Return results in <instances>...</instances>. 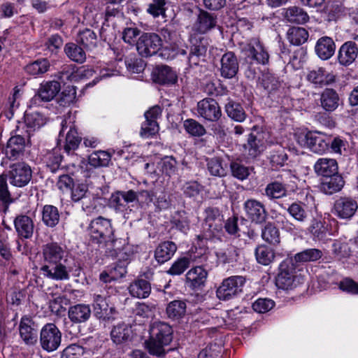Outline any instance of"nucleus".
<instances>
[{
	"instance_id": "412c9836",
	"label": "nucleus",
	"mask_w": 358,
	"mask_h": 358,
	"mask_svg": "<svg viewBox=\"0 0 358 358\" xmlns=\"http://www.w3.org/2000/svg\"><path fill=\"white\" fill-rule=\"evenodd\" d=\"M307 80L316 87H322L334 82V76L322 67H317L307 74Z\"/></svg>"
},
{
	"instance_id": "2eb2a0df",
	"label": "nucleus",
	"mask_w": 358,
	"mask_h": 358,
	"mask_svg": "<svg viewBox=\"0 0 358 358\" xmlns=\"http://www.w3.org/2000/svg\"><path fill=\"white\" fill-rule=\"evenodd\" d=\"M358 208L357 201L351 198L341 197L334 203V213L341 219L351 218Z\"/></svg>"
},
{
	"instance_id": "dca6fc26",
	"label": "nucleus",
	"mask_w": 358,
	"mask_h": 358,
	"mask_svg": "<svg viewBox=\"0 0 358 358\" xmlns=\"http://www.w3.org/2000/svg\"><path fill=\"white\" fill-rule=\"evenodd\" d=\"M358 57V47L355 42L348 41L339 48L338 60L340 64L348 66L355 62Z\"/></svg>"
},
{
	"instance_id": "1a4fd4ad",
	"label": "nucleus",
	"mask_w": 358,
	"mask_h": 358,
	"mask_svg": "<svg viewBox=\"0 0 358 358\" xmlns=\"http://www.w3.org/2000/svg\"><path fill=\"white\" fill-rule=\"evenodd\" d=\"M8 177L12 185L22 187L31 180L32 171L28 164L24 162H17L10 166Z\"/></svg>"
},
{
	"instance_id": "4c0bfd02",
	"label": "nucleus",
	"mask_w": 358,
	"mask_h": 358,
	"mask_svg": "<svg viewBox=\"0 0 358 358\" xmlns=\"http://www.w3.org/2000/svg\"><path fill=\"white\" fill-rule=\"evenodd\" d=\"M287 36L292 44L299 45L308 40V33L304 28L293 27L288 29Z\"/></svg>"
},
{
	"instance_id": "f704fd0d",
	"label": "nucleus",
	"mask_w": 358,
	"mask_h": 358,
	"mask_svg": "<svg viewBox=\"0 0 358 358\" xmlns=\"http://www.w3.org/2000/svg\"><path fill=\"white\" fill-rule=\"evenodd\" d=\"M131 327L125 323L115 326L110 333L112 340L117 344L127 341L131 338Z\"/></svg>"
},
{
	"instance_id": "a19ab883",
	"label": "nucleus",
	"mask_w": 358,
	"mask_h": 358,
	"mask_svg": "<svg viewBox=\"0 0 358 358\" xmlns=\"http://www.w3.org/2000/svg\"><path fill=\"white\" fill-rule=\"evenodd\" d=\"M64 52L66 56L75 62L82 64L86 59L85 51L76 43H66L64 47Z\"/></svg>"
},
{
	"instance_id": "69168bd1",
	"label": "nucleus",
	"mask_w": 358,
	"mask_h": 358,
	"mask_svg": "<svg viewBox=\"0 0 358 358\" xmlns=\"http://www.w3.org/2000/svg\"><path fill=\"white\" fill-rule=\"evenodd\" d=\"M189 264L190 259L188 257L179 258L174 262L167 272L172 275H180L189 266Z\"/></svg>"
},
{
	"instance_id": "9d476101",
	"label": "nucleus",
	"mask_w": 358,
	"mask_h": 358,
	"mask_svg": "<svg viewBox=\"0 0 358 358\" xmlns=\"http://www.w3.org/2000/svg\"><path fill=\"white\" fill-rule=\"evenodd\" d=\"M62 334L52 323L46 324L41 331L40 341L43 349L52 352L58 348L61 343Z\"/></svg>"
},
{
	"instance_id": "6e6d98bb",
	"label": "nucleus",
	"mask_w": 358,
	"mask_h": 358,
	"mask_svg": "<svg viewBox=\"0 0 358 358\" xmlns=\"http://www.w3.org/2000/svg\"><path fill=\"white\" fill-rule=\"evenodd\" d=\"M77 41L87 48H93L96 47L97 43L96 34L89 29H86L80 31Z\"/></svg>"
},
{
	"instance_id": "a18cd8bd",
	"label": "nucleus",
	"mask_w": 358,
	"mask_h": 358,
	"mask_svg": "<svg viewBox=\"0 0 358 358\" xmlns=\"http://www.w3.org/2000/svg\"><path fill=\"white\" fill-rule=\"evenodd\" d=\"M111 159L109 152L99 150L92 153L88 158L89 164L94 167L107 166Z\"/></svg>"
},
{
	"instance_id": "864d4df0",
	"label": "nucleus",
	"mask_w": 358,
	"mask_h": 358,
	"mask_svg": "<svg viewBox=\"0 0 358 358\" xmlns=\"http://www.w3.org/2000/svg\"><path fill=\"white\" fill-rule=\"evenodd\" d=\"M43 161L52 172H55L59 166L62 156L58 148L47 152L43 157Z\"/></svg>"
},
{
	"instance_id": "f03ea898",
	"label": "nucleus",
	"mask_w": 358,
	"mask_h": 358,
	"mask_svg": "<svg viewBox=\"0 0 358 358\" xmlns=\"http://www.w3.org/2000/svg\"><path fill=\"white\" fill-rule=\"evenodd\" d=\"M89 236L91 240L97 244L104 242H114V229L112 227L111 220L99 216L92 220L87 228Z\"/></svg>"
},
{
	"instance_id": "cd10ccee",
	"label": "nucleus",
	"mask_w": 358,
	"mask_h": 358,
	"mask_svg": "<svg viewBox=\"0 0 358 358\" xmlns=\"http://www.w3.org/2000/svg\"><path fill=\"white\" fill-rule=\"evenodd\" d=\"M344 180L338 174L325 177L320 183V189L326 194H333L342 189Z\"/></svg>"
},
{
	"instance_id": "052dcab7",
	"label": "nucleus",
	"mask_w": 358,
	"mask_h": 358,
	"mask_svg": "<svg viewBox=\"0 0 358 358\" xmlns=\"http://www.w3.org/2000/svg\"><path fill=\"white\" fill-rule=\"evenodd\" d=\"M308 230L314 240H322L327 235V229L320 220H313Z\"/></svg>"
},
{
	"instance_id": "aec40b11",
	"label": "nucleus",
	"mask_w": 358,
	"mask_h": 358,
	"mask_svg": "<svg viewBox=\"0 0 358 358\" xmlns=\"http://www.w3.org/2000/svg\"><path fill=\"white\" fill-rule=\"evenodd\" d=\"M191 48L188 61L189 64H197V58L204 56L207 52L208 43V40L204 37L197 38L196 36L190 38Z\"/></svg>"
},
{
	"instance_id": "bb28decb",
	"label": "nucleus",
	"mask_w": 358,
	"mask_h": 358,
	"mask_svg": "<svg viewBox=\"0 0 358 358\" xmlns=\"http://www.w3.org/2000/svg\"><path fill=\"white\" fill-rule=\"evenodd\" d=\"M14 225L17 234L24 238H29L34 232V222L27 215H20L14 220Z\"/></svg>"
},
{
	"instance_id": "6ab92c4d",
	"label": "nucleus",
	"mask_w": 358,
	"mask_h": 358,
	"mask_svg": "<svg viewBox=\"0 0 358 358\" xmlns=\"http://www.w3.org/2000/svg\"><path fill=\"white\" fill-rule=\"evenodd\" d=\"M173 330L171 327L166 322L156 321L154 322L150 329V335L151 338L155 340H162L164 344H169L172 341Z\"/></svg>"
},
{
	"instance_id": "ea45409f",
	"label": "nucleus",
	"mask_w": 358,
	"mask_h": 358,
	"mask_svg": "<svg viewBox=\"0 0 358 358\" xmlns=\"http://www.w3.org/2000/svg\"><path fill=\"white\" fill-rule=\"evenodd\" d=\"M322 257V252L316 248H311L299 252L292 257L293 264L294 263H303L307 262H313L320 259Z\"/></svg>"
},
{
	"instance_id": "39448f33",
	"label": "nucleus",
	"mask_w": 358,
	"mask_h": 358,
	"mask_svg": "<svg viewBox=\"0 0 358 358\" xmlns=\"http://www.w3.org/2000/svg\"><path fill=\"white\" fill-rule=\"evenodd\" d=\"M297 143L303 148H308L315 153L321 154L329 147L325 136L321 133L315 131L299 132L295 134Z\"/></svg>"
},
{
	"instance_id": "ddd939ff",
	"label": "nucleus",
	"mask_w": 358,
	"mask_h": 358,
	"mask_svg": "<svg viewBox=\"0 0 358 358\" xmlns=\"http://www.w3.org/2000/svg\"><path fill=\"white\" fill-rule=\"evenodd\" d=\"M197 112L203 118L208 121H217L222 115L217 101L213 99H203L197 103Z\"/></svg>"
},
{
	"instance_id": "393cba45",
	"label": "nucleus",
	"mask_w": 358,
	"mask_h": 358,
	"mask_svg": "<svg viewBox=\"0 0 358 358\" xmlns=\"http://www.w3.org/2000/svg\"><path fill=\"white\" fill-rule=\"evenodd\" d=\"M153 77L155 82L162 85H173L178 80L176 72L168 66L157 67Z\"/></svg>"
},
{
	"instance_id": "a878e982",
	"label": "nucleus",
	"mask_w": 358,
	"mask_h": 358,
	"mask_svg": "<svg viewBox=\"0 0 358 358\" xmlns=\"http://www.w3.org/2000/svg\"><path fill=\"white\" fill-rule=\"evenodd\" d=\"M245 151L251 158L257 157L264 149V141L262 134H250L248 143L244 145Z\"/></svg>"
},
{
	"instance_id": "7c9ffc66",
	"label": "nucleus",
	"mask_w": 358,
	"mask_h": 358,
	"mask_svg": "<svg viewBox=\"0 0 358 358\" xmlns=\"http://www.w3.org/2000/svg\"><path fill=\"white\" fill-rule=\"evenodd\" d=\"M68 315L73 323L85 322L91 316V309L89 305L77 304L69 308Z\"/></svg>"
},
{
	"instance_id": "4468645a",
	"label": "nucleus",
	"mask_w": 358,
	"mask_h": 358,
	"mask_svg": "<svg viewBox=\"0 0 358 358\" xmlns=\"http://www.w3.org/2000/svg\"><path fill=\"white\" fill-rule=\"evenodd\" d=\"M203 229L209 232L210 236L219 231L222 227V215L217 208L209 207L204 211Z\"/></svg>"
},
{
	"instance_id": "37998d69",
	"label": "nucleus",
	"mask_w": 358,
	"mask_h": 358,
	"mask_svg": "<svg viewBox=\"0 0 358 358\" xmlns=\"http://www.w3.org/2000/svg\"><path fill=\"white\" fill-rule=\"evenodd\" d=\"M186 303L183 301L175 300L170 302L166 307V314L169 318L182 317L186 313Z\"/></svg>"
},
{
	"instance_id": "79ce46f5",
	"label": "nucleus",
	"mask_w": 358,
	"mask_h": 358,
	"mask_svg": "<svg viewBox=\"0 0 358 358\" xmlns=\"http://www.w3.org/2000/svg\"><path fill=\"white\" fill-rule=\"evenodd\" d=\"M50 68V62L46 59H37L24 67L25 71L33 76H38L47 72Z\"/></svg>"
},
{
	"instance_id": "3c124183",
	"label": "nucleus",
	"mask_w": 358,
	"mask_h": 358,
	"mask_svg": "<svg viewBox=\"0 0 358 358\" xmlns=\"http://www.w3.org/2000/svg\"><path fill=\"white\" fill-rule=\"evenodd\" d=\"M225 110L228 116L235 121L243 122L245 120V113L239 103L229 101L226 105Z\"/></svg>"
},
{
	"instance_id": "0eeeda50",
	"label": "nucleus",
	"mask_w": 358,
	"mask_h": 358,
	"mask_svg": "<svg viewBox=\"0 0 358 358\" xmlns=\"http://www.w3.org/2000/svg\"><path fill=\"white\" fill-rule=\"evenodd\" d=\"M245 280L243 276L235 275L224 279L217 288L216 294L219 299L230 300L242 292Z\"/></svg>"
},
{
	"instance_id": "c9c22d12",
	"label": "nucleus",
	"mask_w": 358,
	"mask_h": 358,
	"mask_svg": "<svg viewBox=\"0 0 358 358\" xmlns=\"http://www.w3.org/2000/svg\"><path fill=\"white\" fill-rule=\"evenodd\" d=\"M59 213L56 206L45 205L42 210V221L48 227H55L59 221Z\"/></svg>"
},
{
	"instance_id": "680f3d73",
	"label": "nucleus",
	"mask_w": 358,
	"mask_h": 358,
	"mask_svg": "<svg viewBox=\"0 0 358 358\" xmlns=\"http://www.w3.org/2000/svg\"><path fill=\"white\" fill-rule=\"evenodd\" d=\"M261 85L268 92H271L280 87V83L273 74L266 72L262 74Z\"/></svg>"
},
{
	"instance_id": "f8f14e48",
	"label": "nucleus",
	"mask_w": 358,
	"mask_h": 358,
	"mask_svg": "<svg viewBox=\"0 0 358 358\" xmlns=\"http://www.w3.org/2000/svg\"><path fill=\"white\" fill-rule=\"evenodd\" d=\"M244 210L248 219L256 224H262L267 218V211L260 201L250 199L244 203Z\"/></svg>"
},
{
	"instance_id": "de8ad7c7",
	"label": "nucleus",
	"mask_w": 358,
	"mask_h": 358,
	"mask_svg": "<svg viewBox=\"0 0 358 358\" xmlns=\"http://www.w3.org/2000/svg\"><path fill=\"white\" fill-rule=\"evenodd\" d=\"M268 159L272 167L277 169L285 164L287 159V155L284 148L276 146L271 152Z\"/></svg>"
},
{
	"instance_id": "603ef678",
	"label": "nucleus",
	"mask_w": 358,
	"mask_h": 358,
	"mask_svg": "<svg viewBox=\"0 0 358 358\" xmlns=\"http://www.w3.org/2000/svg\"><path fill=\"white\" fill-rule=\"evenodd\" d=\"M285 185L279 182H273L268 184L265 189V194L271 199H279L286 195Z\"/></svg>"
},
{
	"instance_id": "c756f323",
	"label": "nucleus",
	"mask_w": 358,
	"mask_h": 358,
	"mask_svg": "<svg viewBox=\"0 0 358 358\" xmlns=\"http://www.w3.org/2000/svg\"><path fill=\"white\" fill-rule=\"evenodd\" d=\"M177 250L176 245L172 241L160 243L155 250V258L159 264H164L171 259Z\"/></svg>"
},
{
	"instance_id": "5701e85b",
	"label": "nucleus",
	"mask_w": 358,
	"mask_h": 358,
	"mask_svg": "<svg viewBox=\"0 0 358 358\" xmlns=\"http://www.w3.org/2000/svg\"><path fill=\"white\" fill-rule=\"evenodd\" d=\"M217 25V16L202 10L194 25V30L199 34H206Z\"/></svg>"
},
{
	"instance_id": "774afa93",
	"label": "nucleus",
	"mask_w": 358,
	"mask_h": 358,
	"mask_svg": "<svg viewBox=\"0 0 358 358\" xmlns=\"http://www.w3.org/2000/svg\"><path fill=\"white\" fill-rule=\"evenodd\" d=\"M275 306V302L269 299H258L252 303L253 310L259 313H264L271 310Z\"/></svg>"
},
{
	"instance_id": "0e129e2a",
	"label": "nucleus",
	"mask_w": 358,
	"mask_h": 358,
	"mask_svg": "<svg viewBox=\"0 0 358 358\" xmlns=\"http://www.w3.org/2000/svg\"><path fill=\"white\" fill-rule=\"evenodd\" d=\"M25 122L29 127L36 130L46 123V118L41 113L35 112L25 116Z\"/></svg>"
},
{
	"instance_id": "c85d7f7f",
	"label": "nucleus",
	"mask_w": 358,
	"mask_h": 358,
	"mask_svg": "<svg viewBox=\"0 0 358 358\" xmlns=\"http://www.w3.org/2000/svg\"><path fill=\"white\" fill-rule=\"evenodd\" d=\"M314 169L317 175L325 178L337 174L338 164L334 159L321 158L315 164Z\"/></svg>"
},
{
	"instance_id": "e2e57ef3",
	"label": "nucleus",
	"mask_w": 358,
	"mask_h": 358,
	"mask_svg": "<svg viewBox=\"0 0 358 358\" xmlns=\"http://www.w3.org/2000/svg\"><path fill=\"white\" fill-rule=\"evenodd\" d=\"M67 304L68 299L65 296H59L50 301L49 308L52 313L59 315L65 312V306Z\"/></svg>"
},
{
	"instance_id": "f257e3e1",
	"label": "nucleus",
	"mask_w": 358,
	"mask_h": 358,
	"mask_svg": "<svg viewBox=\"0 0 358 358\" xmlns=\"http://www.w3.org/2000/svg\"><path fill=\"white\" fill-rule=\"evenodd\" d=\"M42 255L47 264L41 268L44 276L55 280L69 279V272L62 263L66 261L67 252L59 243L51 242L43 245Z\"/></svg>"
},
{
	"instance_id": "7ed1b4c3",
	"label": "nucleus",
	"mask_w": 358,
	"mask_h": 358,
	"mask_svg": "<svg viewBox=\"0 0 358 358\" xmlns=\"http://www.w3.org/2000/svg\"><path fill=\"white\" fill-rule=\"evenodd\" d=\"M303 278L296 275L292 258L285 259L279 266V273L275 279V285L279 289H292L303 283Z\"/></svg>"
},
{
	"instance_id": "b1692460",
	"label": "nucleus",
	"mask_w": 358,
	"mask_h": 358,
	"mask_svg": "<svg viewBox=\"0 0 358 358\" xmlns=\"http://www.w3.org/2000/svg\"><path fill=\"white\" fill-rule=\"evenodd\" d=\"M321 107L327 112H333L340 104V97L336 90L331 88L325 89L320 94Z\"/></svg>"
},
{
	"instance_id": "9b49d317",
	"label": "nucleus",
	"mask_w": 358,
	"mask_h": 358,
	"mask_svg": "<svg viewBox=\"0 0 358 358\" xmlns=\"http://www.w3.org/2000/svg\"><path fill=\"white\" fill-rule=\"evenodd\" d=\"M61 90V84L57 80L43 81L40 84L37 92L31 102L33 105H38L41 101L48 102L52 100Z\"/></svg>"
},
{
	"instance_id": "423d86ee",
	"label": "nucleus",
	"mask_w": 358,
	"mask_h": 358,
	"mask_svg": "<svg viewBox=\"0 0 358 358\" xmlns=\"http://www.w3.org/2000/svg\"><path fill=\"white\" fill-rule=\"evenodd\" d=\"M136 50L143 57L155 55L162 46V39L157 34L152 32L143 33L137 40Z\"/></svg>"
},
{
	"instance_id": "72a5a7b5",
	"label": "nucleus",
	"mask_w": 358,
	"mask_h": 358,
	"mask_svg": "<svg viewBox=\"0 0 358 358\" xmlns=\"http://www.w3.org/2000/svg\"><path fill=\"white\" fill-rule=\"evenodd\" d=\"M129 294L138 299L148 297L151 292L150 282L144 279H138L131 282L129 287Z\"/></svg>"
},
{
	"instance_id": "58836bf2",
	"label": "nucleus",
	"mask_w": 358,
	"mask_h": 358,
	"mask_svg": "<svg viewBox=\"0 0 358 358\" xmlns=\"http://www.w3.org/2000/svg\"><path fill=\"white\" fill-rule=\"evenodd\" d=\"M285 17L292 23L303 24L308 20V15L301 8L292 6L285 13Z\"/></svg>"
},
{
	"instance_id": "4d7b16f0",
	"label": "nucleus",
	"mask_w": 358,
	"mask_h": 358,
	"mask_svg": "<svg viewBox=\"0 0 358 358\" xmlns=\"http://www.w3.org/2000/svg\"><path fill=\"white\" fill-rule=\"evenodd\" d=\"M239 252L240 250L236 247L231 245L225 250L217 252V257L224 264L231 263L237 261Z\"/></svg>"
},
{
	"instance_id": "2f4dec72",
	"label": "nucleus",
	"mask_w": 358,
	"mask_h": 358,
	"mask_svg": "<svg viewBox=\"0 0 358 358\" xmlns=\"http://www.w3.org/2000/svg\"><path fill=\"white\" fill-rule=\"evenodd\" d=\"M336 45L330 37L320 38L316 44L315 52L319 57L326 60L329 59L335 52Z\"/></svg>"
},
{
	"instance_id": "6e6552de",
	"label": "nucleus",
	"mask_w": 358,
	"mask_h": 358,
	"mask_svg": "<svg viewBox=\"0 0 358 358\" xmlns=\"http://www.w3.org/2000/svg\"><path fill=\"white\" fill-rule=\"evenodd\" d=\"M93 310L94 315L99 320L113 319L116 310L110 301V297L105 294H94L93 296Z\"/></svg>"
},
{
	"instance_id": "4be33fe9",
	"label": "nucleus",
	"mask_w": 358,
	"mask_h": 358,
	"mask_svg": "<svg viewBox=\"0 0 358 358\" xmlns=\"http://www.w3.org/2000/svg\"><path fill=\"white\" fill-rule=\"evenodd\" d=\"M25 148V139L20 135H16L9 138L6 148V155L10 160L20 157Z\"/></svg>"
},
{
	"instance_id": "5fc2aeb1",
	"label": "nucleus",
	"mask_w": 358,
	"mask_h": 358,
	"mask_svg": "<svg viewBox=\"0 0 358 358\" xmlns=\"http://www.w3.org/2000/svg\"><path fill=\"white\" fill-rule=\"evenodd\" d=\"M207 167L208 171L213 176L222 177L226 175L227 166L223 164L220 158L213 157L208 159Z\"/></svg>"
},
{
	"instance_id": "49530a36",
	"label": "nucleus",
	"mask_w": 358,
	"mask_h": 358,
	"mask_svg": "<svg viewBox=\"0 0 358 358\" xmlns=\"http://www.w3.org/2000/svg\"><path fill=\"white\" fill-rule=\"evenodd\" d=\"M167 3V0H152L148 4L146 11L155 18L159 16L165 17Z\"/></svg>"
},
{
	"instance_id": "f3484780",
	"label": "nucleus",
	"mask_w": 358,
	"mask_h": 358,
	"mask_svg": "<svg viewBox=\"0 0 358 358\" xmlns=\"http://www.w3.org/2000/svg\"><path fill=\"white\" fill-rule=\"evenodd\" d=\"M20 335L25 343L33 345L37 341V327L34 321L28 316L21 318L20 327Z\"/></svg>"
},
{
	"instance_id": "e433bc0d",
	"label": "nucleus",
	"mask_w": 358,
	"mask_h": 358,
	"mask_svg": "<svg viewBox=\"0 0 358 358\" xmlns=\"http://www.w3.org/2000/svg\"><path fill=\"white\" fill-rule=\"evenodd\" d=\"M255 257L258 263L267 266L273 262L275 255L271 248L266 245H261L255 249Z\"/></svg>"
},
{
	"instance_id": "c03bdc74",
	"label": "nucleus",
	"mask_w": 358,
	"mask_h": 358,
	"mask_svg": "<svg viewBox=\"0 0 358 358\" xmlns=\"http://www.w3.org/2000/svg\"><path fill=\"white\" fill-rule=\"evenodd\" d=\"M287 210L294 220L300 223H303L308 220V214L305 209V205L301 203H292Z\"/></svg>"
},
{
	"instance_id": "8fccbe9b",
	"label": "nucleus",
	"mask_w": 358,
	"mask_h": 358,
	"mask_svg": "<svg viewBox=\"0 0 358 358\" xmlns=\"http://www.w3.org/2000/svg\"><path fill=\"white\" fill-rule=\"evenodd\" d=\"M81 138L78 136L77 130L72 125L69 126V130L67 131L66 136V142L64 145V150L66 152L69 153L78 148Z\"/></svg>"
},
{
	"instance_id": "13d9d810",
	"label": "nucleus",
	"mask_w": 358,
	"mask_h": 358,
	"mask_svg": "<svg viewBox=\"0 0 358 358\" xmlns=\"http://www.w3.org/2000/svg\"><path fill=\"white\" fill-rule=\"evenodd\" d=\"M183 127L185 131L192 136H202L206 132L204 127L193 119L185 120Z\"/></svg>"
},
{
	"instance_id": "a211bd4d",
	"label": "nucleus",
	"mask_w": 358,
	"mask_h": 358,
	"mask_svg": "<svg viewBox=\"0 0 358 358\" xmlns=\"http://www.w3.org/2000/svg\"><path fill=\"white\" fill-rule=\"evenodd\" d=\"M220 73L225 78H234L238 71V62L235 54L232 52L224 53L221 59Z\"/></svg>"
},
{
	"instance_id": "473e14b6",
	"label": "nucleus",
	"mask_w": 358,
	"mask_h": 358,
	"mask_svg": "<svg viewBox=\"0 0 358 358\" xmlns=\"http://www.w3.org/2000/svg\"><path fill=\"white\" fill-rule=\"evenodd\" d=\"M207 275V271L203 267H194L186 274L187 283L193 289L199 288L204 285Z\"/></svg>"
},
{
	"instance_id": "20e7f679",
	"label": "nucleus",
	"mask_w": 358,
	"mask_h": 358,
	"mask_svg": "<svg viewBox=\"0 0 358 358\" xmlns=\"http://www.w3.org/2000/svg\"><path fill=\"white\" fill-rule=\"evenodd\" d=\"M241 52L244 59L251 64L266 65L269 61V55L266 48L258 38L250 39L241 46Z\"/></svg>"
},
{
	"instance_id": "338daca9",
	"label": "nucleus",
	"mask_w": 358,
	"mask_h": 358,
	"mask_svg": "<svg viewBox=\"0 0 358 358\" xmlns=\"http://www.w3.org/2000/svg\"><path fill=\"white\" fill-rule=\"evenodd\" d=\"M159 131L157 121L147 120L142 124L140 134L142 137L148 138L155 135Z\"/></svg>"
},
{
	"instance_id": "bf43d9fd",
	"label": "nucleus",
	"mask_w": 358,
	"mask_h": 358,
	"mask_svg": "<svg viewBox=\"0 0 358 358\" xmlns=\"http://www.w3.org/2000/svg\"><path fill=\"white\" fill-rule=\"evenodd\" d=\"M162 340H155L150 336V339L145 342V346L149 353L152 355L162 357L165 355L164 346L169 344H164Z\"/></svg>"
},
{
	"instance_id": "09e8293b",
	"label": "nucleus",
	"mask_w": 358,
	"mask_h": 358,
	"mask_svg": "<svg viewBox=\"0 0 358 358\" xmlns=\"http://www.w3.org/2000/svg\"><path fill=\"white\" fill-rule=\"evenodd\" d=\"M262 238L267 243L276 245L280 243V232L272 223H267L262 231Z\"/></svg>"
}]
</instances>
